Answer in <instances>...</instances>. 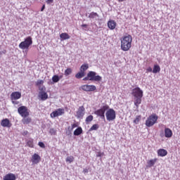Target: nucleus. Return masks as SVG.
Returning <instances> with one entry per match:
<instances>
[{
    "instance_id": "nucleus-41",
    "label": "nucleus",
    "mask_w": 180,
    "mask_h": 180,
    "mask_svg": "<svg viewBox=\"0 0 180 180\" xmlns=\"http://www.w3.org/2000/svg\"><path fill=\"white\" fill-rule=\"evenodd\" d=\"M78 125H77V124H72V128L70 130H74V129H75V127H77Z\"/></svg>"
},
{
    "instance_id": "nucleus-15",
    "label": "nucleus",
    "mask_w": 180,
    "mask_h": 180,
    "mask_svg": "<svg viewBox=\"0 0 180 180\" xmlns=\"http://www.w3.org/2000/svg\"><path fill=\"white\" fill-rule=\"evenodd\" d=\"M60 81V77H58V75H55L52 77V81L50 80L48 84L49 85H54V84H57Z\"/></svg>"
},
{
    "instance_id": "nucleus-20",
    "label": "nucleus",
    "mask_w": 180,
    "mask_h": 180,
    "mask_svg": "<svg viewBox=\"0 0 180 180\" xmlns=\"http://www.w3.org/2000/svg\"><path fill=\"white\" fill-rule=\"evenodd\" d=\"M168 154V152L165 149H159L158 150V155L159 157H165Z\"/></svg>"
},
{
    "instance_id": "nucleus-14",
    "label": "nucleus",
    "mask_w": 180,
    "mask_h": 180,
    "mask_svg": "<svg viewBox=\"0 0 180 180\" xmlns=\"http://www.w3.org/2000/svg\"><path fill=\"white\" fill-rule=\"evenodd\" d=\"M41 160V158L40 157V155H39V154H37V153H34L32 156L31 161L33 164H39V162H40Z\"/></svg>"
},
{
    "instance_id": "nucleus-26",
    "label": "nucleus",
    "mask_w": 180,
    "mask_h": 180,
    "mask_svg": "<svg viewBox=\"0 0 180 180\" xmlns=\"http://www.w3.org/2000/svg\"><path fill=\"white\" fill-rule=\"evenodd\" d=\"M88 68H89V65H88V63H86V64L84 63L82 65V66L80 67V71L85 72V71H86Z\"/></svg>"
},
{
    "instance_id": "nucleus-11",
    "label": "nucleus",
    "mask_w": 180,
    "mask_h": 180,
    "mask_svg": "<svg viewBox=\"0 0 180 180\" xmlns=\"http://www.w3.org/2000/svg\"><path fill=\"white\" fill-rule=\"evenodd\" d=\"M22 98V94L19 91H14L11 94V101H18V99H20Z\"/></svg>"
},
{
    "instance_id": "nucleus-35",
    "label": "nucleus",
    "mask_w": 180,
    "mask_h": 180,
    "mask_svg": "<svg viewBox=\"0 0 180 180\" xmlns=\"http://www.w3.org/2000/svg\"><path fill=\"white\" fill-rule=\"evenodd\" d=\"M49 133L51 136H56V134H57V131H56V129H54V128H51L49 129Z\"/></svg>"
},
{
    "instance_id": "nucleus-22",
    "label": "nucleus",
    "mask_w": 180,
    "mask_h": 180,
    "mask_svg": "<svg viewBox=\"0 0 180 180\" xmlns=\"http://www.w3.org/2000/svg\"><path fill=\"white\" fill-rule=\"evenodd\" d=\"M74 136H80L82 134V128L81 127H77L73 133Z\"/></svg>"
},
{
    "instance_id": "nucleus-19",
    "label": "nucleus",
    "mask_w": 180,
    "mask_h": 180,
    "mask_svg": "<svg viewBox=\"0 0 180 180\" xmlns=\"http://www.w3.org/2000/svg\"><path fill=\"white\" fill-rule=\"evenodd\" d=\"M39 97L41 101H47L49 99V94H47V92L39 93Z\"/></svg>"
},
{
    "instance_id": "nucleus-36",
    "label": "nucleus",
    "mask_w": 180,
    "mask_h": 180,
    "mask_svg": "<svg viewBox=\"0 0 180 180\" xmlns=\"http://www.w3.org/2000/svg\"><path fill=\"white\" fill-rule=\"evenodd\" d=\"M39 94H42L43 92H46V86H39Z\"/></svg>"
},
{
    "instance_id": "nucleus-37",
    "label": "nucleus",
    "mask_w": 180,
    "mask_h": 180,
    "mask_svg": "<svg viewBox=\"0 0 180 180\" xmlns=\"http://www.w3.org/2000/svg\"><path fill=\"white\" fill-rule=\"evenodd\" d=\"M43 84H44V81H43L41 79H39L36 82L37 86H41L40 85H43Z\"/></svg>"
},
{
    "instance_id": "nucleus-10",
    "label": "nucleus",
    "mask_w": 180,
    "mask_h": 180,
    "mask_svg": "<svg viewBox=\"0 0 180 180\" xmlns=\"http://www.w3.org/2000/svg\"><path fill=\"white\" fill-rule=\"evenodd\" d=\"M64 115V108H58L51 113V117H57Z\"/></svg>"
},
{
    "instance_id": "nucleus-30",
    "label": "nucleus",
    "mask_w": 180,
    "mask_h": 180,
    "mask_svg": "<svg viewBox=\"0 0 180 180\" xmlns=\"http://www.w3.org/2000/svg\"><path fill=\"white\" fill-rule=\"evenodd\" d=\"M140 120H141V115H136L135 120L133 121V123H134V124H139Z\"/></svg>"
},
{
    "instance_id": "nucleus-43",
    "label": "nucleus",
    "mask_w": 180,
    "mask_h": 180,
    "mask_svg": "<svg viewBox=\"0 0 180 180\" xmlns=\"http://www.w3.org/2000/svg\"><path fill=\"white\" fill-rule=\"evenodd\" d=\"M0 54L2 55V54H6V50H3L1 51H0Z\"/></svg>"
},
{
    "instance_id": "nucleus-50",
    "label": "nucleus",
    "mask_w": 180,
    "mask_h": 180,
    "mask_svg": "<svg viewBox=\"0 0 180 180\" xmlns=\"http://www.w3.org/2000/svg\"><path fill=\"white\" fill-rule=\"evenodd\" d=\"M126 0H118V2H124Z\"/></svg>"
},
{
    "instance_id": "nucleus-44",
    "label": "nucleus",
    "mask_w": 180,
    "mask_h": 180,
    "mask_svg": "<svg viewBox=\"0 0 180 180\" xmlns=\"http://www.w3.org/2000/svg\"><path fill=\"white\" fill-rule=\"evenodd\" d=\"M44 9H46V5H43L41 8V12H43V11H44Z\"/></svg>"
},
{
    "instance_id": "nucleus-42",
    "label": "nucleus",
    "mask_w": 180,
    "mask_h": 180,
    "mask_svg": "<svg viewBox=\"0 0 180 180\" xmlns=\"http://www.w3.org/2000/svg\"><path fill=\"white\" fill-rule=\"evenodd\" d=\"M22 134V136H27V134H29V131H24Z\"/></svg>"
},
{
    "instance_id": "nucleus-6",
    "label": "nucleus",
    "mask_w": 180,
    "mask_h": 180,
    "mask_svg": "<svg viewBox=\"0 0 180 180\" xmlns=\"http://www.w3.org/2000/svg\"><path fill=\"white\" fill-rule=\"evenodd\" d=\"M109 109V105H103L100 109L94 111V115L101 117L103 120H105V112Z\"/></svg>"
},
{
    "instance_id": "nucleus-3",
    "label": "nucleus",
    "mask_w": 180,
    "mask_h": 180,
    "mask_svg": "<svg viewBox=\"0 0 180 180\" xmlns=\"http://www.w3.org/2000/svg\"><path fill=\"white\" fill-rule=\"evenodd\" d=\"M83 81H96V82H99L102 81V77L98 75L94 71H89L86 77L83 78Z\"/></svg>"
},
{
    "instance_id": "nucleus-7",
    "label": "nucleus",
    "mask_w": 180,
    "mask_h": 180,
    "mask_svg": "<svg viewBox=\"0 0 180 180\" xmlns=\"http://www.w3.org/2000/svg\"><path fill=\"white\" fill-rule=\"evenodd\" d=\"M106 120L108 122H112L116 119V111L113 108H108L105 112Z\"/></svg>"
},
{
    "instance_id": "nucleus-17",
    "label": "nucleus",
    "mask_w": 180,
    "mask_h": 180,
    "mask_svg": "<svg viewBox=\"0 0 180 180\" xmlns=\"http://www.w3.org/2000/svg\"><path fill=\"white\" fill-rule=\"evenodd\" d=\"M165 137H166L167 139H171V137H172V130H171V129H165Z\"/></svg>"
},
{
    "instance_id": "nucleus-1",
    "label": "nucleus",
    "mask_w": 180,
    "mask_h": 180,
    "mask_svg": "<svg viewBox=\"0 0 180 180\" xmlns=\"http://www.w3.org/2000/svg\"><path fill=\"white\" fill-rule=\"evenodd\" d=\"M131 95L134 96V103L136 108L141 104V98H143V90L140 87L134 88L131 91Z\"/></svg>"
},
{
    "instance_id": "nucleus-8",
    "label": "nucleus",
    "mask_w": 180,
    "mask_h": 180,
    "mask_svg": "<svg viewBox=\"0 0 180 180\" xmlns=\"http://www.w3.org/2000/svg\"><path fill=\"white\" fill-rule=\"evenodd\" d=\"M27 110V107L23 105L18 108V112L22 117H27L29 116L30 114Z\"/></svg>"
},
{
    "instance_id": "nucleus-47",
    "label": "nucleus",
    "mask_w": 180,
    "mask_h": 180,
    "mask_svg": "<svg viewBox=\"0 0 180 180\" xmlns=\"http://www.w3.org/2000/svg\"><path fill=\"white\" fill-rule=\"evenodd\" d=\"M54 2V0H47V4H53Z\"/></svg>"
},
{
    "instance_id": "nucleus-48",
    "label": "nucleus",
    "mask_w": 180,
    "mask_h": 180,
    "mask_svg": "<svg viewBox=\"0 0 180 180\" xmlns=\"http://www.w3.org/2000/svg\"><path fill=\"white\" fill-rule=\"evenodd\" d=\"M82 27H85L86 29V27H88V25L83 24V25H82Z\"/></svg>"
},
{
    "instance_id": "nucleus-32",
    "label": "nucleus",
    "mask_w": 180,
    "mask_h": 180,
    "mask_svg": "<svg viewBox=\"0 0 180 180\" xmlns=\"http://www.w3.org/2000/svg\"><path fill=\"white\" fill-rule=\"evenodd\" d=\"M99 129V124H94L92 125V127L89 129V131H92L94 130H98Z\"/></svg>"
},
{
    "instance_id": "nucleus-40",
    "label": "nucleus",
    "mask_w": 180,
    "mask_h": 180,
    "mask_svg": "<svg viewBox=\"0 0 180 180\" xmlns=\"http://www.w3.org/2000/svg\"><path fill=\"white\" fill-rule=\"evenodd\" d=\"M12 101V103L13 105H19V101H16L15 100H11Z\"/></svg>"
},
{
    "instance_id": "nucleus-46",
    "label": "nucleus",
    "mask_w": 180,
    "mask_h": 180,
    "mask_svg": "<svg viewBox=\"0 0 180 180\" xmlns=\"http://www.w3.org/2000/svg\"><path fill=\"white\" fill-rule=\"evenodd\" d=\"M83 172L84 174H88L89 172L88 169H84Z\"/></svg>"
},
{
    "instance_id": "nucleus-49",
    "label": "nucleus",
    "mask_w": 180,
    "mask_h": 180,
    "mask_svg": "<svg viewBox=\"0 0 180 180\" xmlns=\"http://www.w3.org/2000/svg\"><path fill=\"white\" fill-rule=\"evenodd\" d=\"M63 75H60V76H58V78H59V81L60 79H61L63 78Z\"/></svg>"
},
{
    "instance_id": "nucleus-34",
    "label": "nucleus",
    "mask_w": 180,
    "mask_h": 180,
    "mask_svg": "<svg viewBox=\"0 0 180 180\" xmlns=\"http://www.w3.org/2000/svg\"><path fill=\"white\" fill-rule=\"evenodd\" d=\"M66 162H69L70 164H71V162H74V158L72 156H68L66 158Z\"/></svg>"
},
{
    "instance_id": "nucleus-2",
    "label": "nucleus",
    "mask_w": 180,
    "mask_h": 180,
    "mask_svg": "<svg viewBox=\"0 0 180 180\" xmlns=\"http://www.w3.org/2000/svg\"><path fill=\"white\" fill-rule=\"evenodd\" d=\"M131 41H133V38L131 37V35L128 34L127 36H124L121 39V49L123 51H129V50H130V48L131 47Z\"/></svg>"
},
{
    "instance_id": "nucleus-45",
    "label": "nucleus",
    "mask_w": 180,
    "mask_h": 180,
    "mask_svg": "<svg viewBox=\"0 0 180 180\" xmlns=\"http://www.w3.org/2000/svg\"><path fill=\"white\" fill-rule=\"evenodd\" d=\"M102 155H103V153H98L97 155V157H102Z\"/></svg>"
},
{
    "instance_id": "nucleus-13",
    "label": "nucleus",
    "mask_w": 180,
    "mask_h": 180,
    "mask_svg": "<svg viewBox=\"0 0 180 180\" xmlns=\"http://www.w3.org/2000/svg\"><path fill=\"white\" fill-rule=\"evenodd\" d=\"M1 126H2V127H8V128H10V127H12V123H11V121L9 120V119L5 118V119L1 120Z\"/></svg>"
},
{
    "instance_id": "nucleus-5",
    "label": "nucleus",
    "mask_w": 180,
    "mask_h": 180,
    "mask_svg": "<svg viewBox=\"0 0 180 180\" xmlns=\"http://www.w3.org/2000/svg\"><path fill=\"white\" fill-rule=\"evenodd\" d=\"M158 120V115L156 114H153L150 115L146 120V126L147 127H151L154 126L155 123H157Z\"/></svg>"
},
{
    "instance_id": "nucleus-25",
    "label": "nucleus",
    "mask_w": 180,
    "mask_h": 180,
    "mask_svg": "<svg viewBox=\"0 0 180 180\" xmlns=\"http://www.w3.org/2000/svg\"><path fill=\"white\" fill-rule=\"evenodd\" d=\"M60 37L62 39V40H68L70 37L68 34L64 32L60 34Z\"/></svg>"
},
{
    "instance_id": "nucleus-39",
    "label": "nucleus",
    "mask_w": 180,
    "mask_h": 180,
    "mask_svg": "<svg viewBox=\"0 0 180 180\" xmlns=\"http://www.w3.org/2000/svg\"><path fill=\"white\" fill-rule=\"evenodd\" d=\"M148 72H153V68L151 67H148L146 69V73H148Z\"/></svg>"
},
{
    "instance_id": "nucleus-16",
    "label": "nucleus",
    "mask_w": 180,
    "mask_h": 180,
    "mask_svg": "<svg viewBox=\"0 0 180 180\" xmlns=\"http://www.w3.org/2000/svg\"><path fill=\"white\" fill-rule=\"evenodd\" d=\"M3 180H16V175L13 173H8L4 176Z\"/></svg>"
},
{
    "instance_id": "nucleus-23",
    "label": "nucleus",
    "mask_w": 180,
    "mask_h": 180,
    "mask_svg": "<svg viewBox=\"0 0 180 180\" xmlns=\"http://www.w3.org/2000/svg\"><path fill=\"white\" fill-rule=\"evenodd\" d=\"M85 77V72L81 71L75 75V78L77 79H81V78H84Z\"/></svg>"
},
{
    "instance_id": "nucleus-21",
    "label": "nucleus",
    "mask_w": 180,
    "mask_h": 180,
    "mask_svg": "<svg viewBox=\"0 0 180 180\" xmlns=\"http://www.w3.org/2000/svg\"><path fill=\"white\" fill-rule=\"evenodd\" d=\"M155 162H157V159H152L147 162V168H151L153 165H155Z\"/></svg>"
},
{
    "instance_id": "nucleus-33",
    "label": "nucleus",
    "mask_w": 180,
    "mask_h": 180,
    "mask_svg": "<svg viewBox=\"0 0 180 180\" xmlns=\"http://www.w3.org/2000/svg\"><path fill=\"white\" fill-rule=\"evenodd\" d=\"M94 120V116L93 115H89L86 118V124H88L89 122H92Z\"/></svg>"
},
{
    "instance_id": "nucleus-38",
    "label": "nucleus",
    "mask_w": 180,
    "mask_h": 180,
    "mask_svg": "<svg viewBox=\"0 0 180 180\" xmlns=\"http://www.w3.org/2000/svg\"><path fill=\"white\" fill-rule=\"evenodd\" d=\"M38 146L41 147V148H46V145H44V143L40 141L38 143Z\"/></svg>"
},
{
    "instance_id": "nucleus-24",
    "label": "nucleus",
    "mask_w": 180,
    "mask_h": 180,
    "mask_svg": "<svg viewBox=\"0 0 180 180\" xmlns=\"http://www.w3.org/2000/svg\"><path fill=\"white\" fill-rule=\"evenodd\" d=\"M161 71V68H160V65H155L153 66V74H157Z\"/></svg>"
},
{
    "instance_id": "nucleus-27",
    "label": "nucleus",
    "mask_w": 180,
    "mask_h": 180,
    "mask_svg": "<svg viewBox=\"0 0 180 180\" xmlns=\"http://www.w3.org/2000/svg\"><path fill=\"white\" fill-rule=\"evenodd\" d=\"M23 124H29L32 122V118L25 117L22 120Z\"/></svg>"
},
{
    "instance_id": "nucleus-31",
    "label": "nucleus",
    "mask_w": 180,
    "mask_h": 180,
    "mask_svg": "<svg viewBox=\"0 0 180 180\" xmlns=\"http://www.w3.org/2000/svg\"><path fill=\"white\" fill-rule=\"evenodd\" d=\"M27 146L30 148H33L34 147V144L33 143V139H30L27 141Z\"/></svg>"
},
{
    "instance_id": "nucleus-12",
    "label": "nucleus",
    "mask_w": 180,
    "mask_h": 180,
    "mask_svg": "<svg viewBox=\"0 0 180 180\" xmlns=\"http://www.w3.org/2000/svg\"><path fill=\"white\" fill-rule=\"evenodd\" d=\"M85 108L84 105H82L79 108L77 111V119H80V117H84V115H85Z\"/></svg>"
},
{
    "instance_id": "nucleus-29",
    "label": "nucleus",
    "mask_w": 180,
    "mask_h": 180,
    "mask_svg": "<svg viewBox=\"0 0 180 180\" xmlns=\"http://www.w3.org/2000/svg\"><path fill=\"white\" fill-rule=\"evenodd\" d=\"M72 74V69L71 68H68L65 70L64 75L65 77H68V75H71Z\"/></svg>"
},
{
    "instance_id": "nucleus-52",
    "label": "nucleus",
    "mask_w": 180,
    "mask_h": 180,
    "mask_svg": "<svg viewBox=\"0 0 180 180\" xmlns=\"http://www.w3.org/2000/svg\"><path fill=\"white\" fill-rule=\"evenodd\" d=\"M67 180H70L69 179H67Z\"/></svg>"
},
{
    "instance_id": "nucleus-51",
    "label": "nucleus",
    "mask_w": 180,
    "mask_h": 180,
    "mask_svg": "<svg viewBox=\"0 0 180 180\" xmlns=\"http://www.w3.org/2000/svg\"><path fill=\"white\" fill-rule=\"evenodd\" d=\"M160 137H164V134H160Z\"/></svg>"
},
{
    "instance_id": "nucleus-18",
    "label": "nucleus",
    "mask_w": 180,
    "mask_h": 180,
    "mask_svg": "<svg viewBox=\"0 0 180 180\" xmlns=\"http://www.w3.org/2000/svg\"><path fill=\"white\" fill-rule=\"evenodd\" d=\"M108 26L110 30H115L116 28V22H115L113 20H110L108 22Z\"/></svg>"
},
{
    "instance_id": "nucleus-4",
    "label": "nucleus",
    "mask_w": 180,
    "mask_h": 180,
    "mask_svg": "<svg viewBox=\"0 0 180 180\" xmlns=\"http://www.w3.org/2000/svg\"><path fill=\"white\" fill-rule=\"evenodd\" d=\"M33 44V39L32 37H27L25 40L18 45L19 49L21 50H27L29 47Z\"/></svg>"
},
{
    "instance_id": "nucleus-28",
    "label": "nucleus",
    "mask_w": 180,
    "mask_h": 180,
    "mask_svg": "<svg viewBox=\"0 0 180 180\" xmlns=\"http://www.w3.org/2000/svg\"><path fill=\"white\" fill-rule=\"evenodd\" d=\"M89 19H95V18H99V14L95 12H91L89 15Z\"/></svg>"
},
{
    "instance_id": "nucleus-9",
    "label": "nucleus",
    "mask_w": 180,
    "mask_h": 180,
    "mask_svg": "<svg viewBox=\"0 0 180 180\" xmlns=\"http://www.w3.org/2000/svg\"><path fill=\"white\" fill-rule=\"evenodd\" d=\"M79 89L84 91L85 92H94V91H96V86L95 85H88V84H84L82 85Z\"/></svg>"
}]
</instances>
